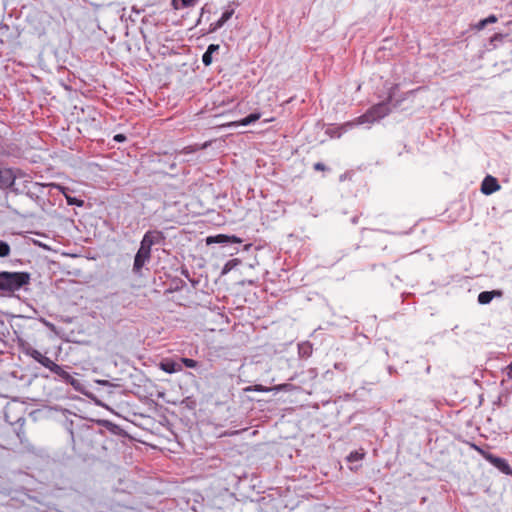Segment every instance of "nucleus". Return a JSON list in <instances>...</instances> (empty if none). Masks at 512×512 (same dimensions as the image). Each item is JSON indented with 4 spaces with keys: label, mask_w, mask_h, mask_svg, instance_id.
<instances>
[{
    "label": "nucleus",
    "mask_w": 512,
    "mask_h": 512,
    "mask_svg": "<svg viewBox=\"0 0 512 512\" xmlns=\"http://www.w3.org/2000/svg\"><path fill=\"white\" fill-rule=\"evenodd\" d=\"M28 272H0V295H12L30 283Z\"/></svg>",
    "instance_id": "1"
},
{
    "label": "nucleus",
    "mask_w": 512,
    "mask_h": 512,
    "mask_svg": "<svg viewBox=\"0 0 512 512\" xmlns=\"http://www.w3.org/2000/svg\"><path fill=\"white\" fill-rule=\"evenodd\" d=\"M29 186L27 187L28 188V191H27V194L30 196V197H33L34 195L38 196L39 194H45V190H48V193H51L52 190H58L60 191L65 197H66V200L68 202V204L70 205H77V206H82L83 204V201L82 200H78L76 198H72L70 196L67 195L66 193V188L59 185V184H56V183H39V182H33V181H29Z\"/></svg>",
    "instance_id": "2"
},
{
    "label": "nucleus",
    "mask_w": 512,
    "mask_h": 512,
    "mask_svg": "<svg viewBox=\"0 0 512 512\" xmlns=\"http://www.w3.org/2000/svg\"><path fill=\"white\" fill-rule=\"evenodd\" d=\"M397 89V86H394L392 90L389 93L388 96V102H381L374 106H372L368 111L370 115L374 118L375 122L384 118L386 115L389 114L390 108H389V102L392 101L393 98V91Z\"/></svg>",
    "instance_id": "3"
},
{
    "label": "nucleus",
    "mask_w": 512,
    "mask_h": 512,
    "mask_svg": "<svg viewBox=\"0 0 512 512\" xmlns=\"http://www.w3.org/2000/svg\"><path fill=\"white\" fill-rule=\"evenodd\" d=\"M151 257V248L147 245H144L143 242H140V247L135 255L133 270L134 272H139L142 267L145 265L147 261L150 260Z\"/></svg>",
    "instance_id": "4"
},
{
    "label": "nucleus",
    "mask_w": 512,
    "mask_h": 512,
    "mask_svg": "<svg viewBox=\"0 0 512 512\" xmlns=\"http://www.w3.org/2000/svg\"><path fill=\"white\" fill-rule=\"evenodd\" d=\"M16 176L10 168H0V188H11L14 192H18L14 188Z\"/></svg>",
    "instance_id": "5"
},
{
    "label": "nucleus",
    "mask_w": 512,
    "mask_h": 512,
    "mask_svg": "<svg viewBox=\"0 0 512 512\" xmlns=\"http://www.w3.org/2000/svg\"><path fill=\"white\" fill-rule=\"evenodd\" d=\"M500 188L501 186L499 185L498 180L491 175H487L481 184V192L485 195H491L500 190Z\"/></svg>",
    "instance_id": "6"
},
{
    "label": "nucleus",
    "mask_w": 512,
    "mask_h": 512,
    "mask_svg": "<svg viewBox=\"0 0 512 512\" xmlns=\"http://www.w3.org/2000/svg\"><path fill=\"white\" fill-rule=\"evenodd\" d=\"M486 460L489 463H491L494 467H496L498 470H500L502 473L506 475L512 474V468L505 459L490 454L486 456Z\"/></svg>",
    "instance_id": "7"
},
{
    "label": "nucleus",
    "mask_w": 512,
    "mask_h": 512,
    "mask_svg": "<svg viewBox=\"0 0 512 512\" xmlns=\"http://www.w3.org/2000/svg\"><path fill=\"white\" fill-rule=\"evenodd\" d=\"M241 242H242V240L237 236H234V235L228 236V235H224V234L209 236L206 239V243L208 245L213 244V243L229 244V243H241Z\"/></svg>",
    "instance_id": "8"
},
{
    "label": "nucleus",
    "mask_w": 512,
    "mask_h": 512,
    "mask_svg": "<svg viewBox=\"0 0 512 512\" xmlns=\"http://www.w3.org/2000/svg\"><path fill=\"white\" fill-rule=\"evenodd\" d=\"M164 239L163 233L161 231H147L141 242L144 243V245L149 246L150 248L157 243H160Z\"/></svg>",
    "instance_id": "9"
},
{
    "label": "nucleus",
    "mask_w": 512,
    "mask_h": 512,
    "mask_svg": "<svg viewBox=\"0 0 512 512\" xmlns=\"http://www.w3.org/2000/svg\"><path fill=\"white\" fill-rule=\"evenodd\" d=\"M501 290L483 291L478 295V302L482 305L489 304L494 298L502 297Z\"/></svg>",
    "instance_id": "10"
},
{
    "label": "nucleus",
    "mask_w": 512,
    "mask_h": 512,
    "mask_svg": "<svg viewBox=\"0 0 512 512\" xmlns=\"http://www.w3.org/2000/svg\"><path fill=\"white\" fill-rule=\"evenodd\" d=\"M374 118L370 115L369 111L364 113L363 115L357 117L352 121L346 122V127H351V129L355 126L363 125V124H372L374 123Z\"/></svg>",
    "instance_id": "11"
},
{
    "label": "nucleus",
    "mask_w": 512,
    "mask_h": 512,
    "mask_svg": "<svg viewBox=\"0 0 512 512\" xmlns=\"http://www.w3.org/2000/svg\"><path fill=\"white\" fill-rule=\"evenodd\" d=\"M160 368L166 373H175L181 371L182 367L172 360H165L160 363Z\"/></svg>",
    "instance_id": "12"
},
{
    "label": "nucleus",
    "mask_w": 512,
    "mask_h": 512,
    "mask_svg": "<svg viewBox=\"0 0 512 512\" xmlns=\"http://www.w3.org/2000/svg\"><path fill=\"white\" fill-rule=\"evenodd\" d=\"M200 0H171V5L175 10L194 7Z\"/></svg>",
    "instance_id": "13"
},
{
    "label": "nucleus",
    "mask_w": 512,
    "mask_h": 512,
    "mask_svg": "<svg viewBox=\"0 0 512 512\" xmlns=\"http://www.w3.org/2000/svg\"><path fill=\"white\" fill-rule=\"evenodd\" d=\"M350 129L351 127H346V123H344L338 127L328 128L326 130V134H328L332 138H340L343 135V133L347 132Z\"/></svg>",
    "instance_id": "14"
},
{
    "label": "nucleus",
    "mask_w": 512,
    "mask_h": 512,
    "mask_svg": "<svg viewBox=\"0 0 512 512\" xmlns=\"http://www.w3.org/2000/svg\"><path fill=\"white\" fill-rule=\"evenodd\" d=\"M219 49V45L210 44L202 56V62L205 66H209L212 63V54Z\"/></svg>",
    "instance_id": "15"
},
{
    "label": "nucleus",
    "mask_w": 512,
    "mask_h": 512,
    "mask_svg": "<svg viewBox=\"0 0 512 512\" xmlns=\"http://www.w3.org/2000/svg\"><path fill=\"white\" fill-rule=\"evenodd\" d=\"M259 118H260L259 113H252V114L248 115L247 117L241 119L238 122L231 123L230 126H233V125L247 126V125H250V124L256 122Z\"/></svg>",
    "instance_id": "16"
},
{
    "label": "nucleus",
    "mask_w": 512,
    "mask_h": 512,
    "mask_svg": "<svg viewBox=\"0 0 512 512\" xmlns=\"http://www.w3.org/2000/svg\"><path fill=\"white\" fill-rule=\"evenodd\" d=\"M54 373L60 376L64 381L71 384L72 386H76V383H78V381L71 374L65 371L61 366L60 370H55Z\"/></svg>",
    "instance_id": "17"
},
{
    "label": "nucleus",
    "mask_w": 512,
    "mask_h": 512,
    "mask_svg": "<svg viewBox=\"0 0 512 512\" xmlns=\"http://www.w3.org/2000/svg\"><path fill=\"white\" fill-rule=\"evenodd\" d=\"M40 364L43 365L45 368L49 369L50 371H52L53 373L55 372V370H60V366L47 356H44L42 358Z\"/></svg>",
    "instance_id": "18"
},
{
    "label": "nucleus",
    "mask_w": 512,
    "mask_h": 512,
    "mask_svg": "<svg viewBox=\"0 0 512 512\" xmlns=\"http://www.w3.org/2000/svg\"><path fill=\"white\" fill-rule=\"evenodd\" d=\"M364 457H365L364 450L363 449H359V450L352 451L347 456V461L348 462H357V461H361L362 459H364Z\"/></svg>",
    "instance_id": "19"
},
{
    "label": "nucleus",
    "mask_w": 512,
    "mask_h": 512,
    "mask_svg": "<svg viewBox=\"0 0 512 512\" xmlns=\"http://www.w3.org/2000/svg\"><path fill=\"white\" fill-rule=\"evenodd\" d=\"M241 261L239 259H231L227 261L222 269V274H227L231 270H233L235 267H237Z\"/></svg>",
    "instance_id": "20"
},
{
    "label": "nucleus",
    "mask_w": 512,
    "mask_h": 512,
    "mask_svg": "<svg viewBox=\"0 0 512 512\" xmlns=\"http://www.w3.org/2000/svg\"><path fill=\"white\" fill-rule=\"evenodd\" d=\"M211 13V7L208 5V4H205L202 8H201V12H200V16H199V19L197 20V24H201L203 21H208L209 20V17L207 16L206 17V14H210Z\"/></svg>",
    "instance_id": "21"
},
{
    "label": "nucleus",
    "mask_w": 512,
    "mask_h": 512,
    "mask_svg": "<svg viewBox=\"0 0 512 512\" xmlns=\"http://www.w3.org/2000/svg\"><path fill=\"white\" fill-rule=\"evenodd\" d=\"M227 21H224L223 18H219V20H217L216 22H213L210 24L209 26V29L207 31V33H213L215 31H217L218 29H220Z\"/></svg>",
    "instance_id": "22"
},
{
    "label": "nucleus",
    "mask_w": 512,
    "mask_h": 512,
    "mask_svg": "<svg viewBox=\"0 0 512 512\" xmlns=\"http://www.w3.org/2000/svg\"><path fill=\"white\" fill-rule=\"evenodd\" d=\"M10 251L9 244L0 240V257H7L10 254Z\"/></svg>",
    "instance_id": "23"
},
{
    "label": "nucleus",
    "mask_w": 512,
    "mask_h": 512,
    "mask_svg": "<svg viewBox=\"0 0 512 512\" xmlns=\"http://www.w3.org/2000/svg\"><path fill=\"white\" fill-rule=\"evenodd\" d=\"M28 354L35 360L37 361L38 363L41 362L42 358L45 356L43 355L40 351L36 350V349H31Z\"/></svg>",
    "instance_id": "24"
},
{
    "label": "nucleus",
    "mask_w": 512,
    "mask_h": 512,
    "mask_svg": "<svg viewBox=\"0 0 512 512\" xmlns=\"http://www.w3.org/2000/svg\"><path fill=\"white\" fill-rule=\"evenodd\" d=\"M470 447L475 450L477 453H479L483 458L486 459V456L490 455L491 453L485 451L484 449H482L480 446L474 444V443H469Z\"/></svg>",
    "instance_id": "25"
},
{
    "label": "nucleus",
    "mask_w": 512,
    "mask_h": 512,
    "mask_svg": "<svg viewBox=\"0 0 512 512\" xmlns=\"http://www.w3.org/2000/svg\"><path fill=\"white\" fill-rule=\"evenodd\" d=\"M181 362L188 368H195L197 366V361L190 358H181Z\"/></svg>",
    "instance_id": "26"
},
{
    "label": "nucleus",
    "mask_w": 512,
    "mask_h": 512,
    "mask_svg": "<svg viewBox=\"0 0 512 512\" xmlns=\"http://www.w3.org/2000/svg\"><path fill=\"white\" fill-rule=\"evenodd\" d=\"M234 14L233 8H227L221 15V18H223L224 21H228L232 15Z\"/></svg>",
    "instance_id": "27"
},
{
    "label": "nucleus",
    "mask_w": 512,
    "mask_h": 512,
    "mask_svg": "<svg viewBox=\"0 0 512 512\" xmlns=\"http://www.w3.org/2000/svg\"><path fill=\"white\" fill-rule=\"evenodd\" d=\"M487 26V22L485 19L480 20L477 24H475L474 29L480 31Z\"/></svg>",
    "instance_id": "28"
},
{
    "label": "nucleus",
    "mask_w": 512,
    "mask_h": 512,
    "mask_svg": "<svg viewBox=\"0 0 512 512\" xmlns=\"http://www.w3.org/2000/svg\"><path fill=\"white\" fill-rule=\"evenodd\" d=\"M505 373L508 379H512V362L505 368Z\"/></svg>",
    "instance_id": "29"
},
{
    "label": "nucleus",
    "mask_w": 512,
    "mask_h": 512,
    "mask_svg": "<svg viewBox=\"0 0 512 512\" xmlns=\"http://www.w3.org/2000/svg\"><path fill=\"white\" fill-rule=\"evenodd\" d=\"M113 140L116 142H124L126 140V136L124 134H116L113 137Z\"/></svg>",
    "instance_id": "30"
},
{
    "label": "nucleus",
    "mask_w": 512,
    "mask_h": 512,
    "mask_svg": "<svg viewBox=\"0 0 512 512\" xmlns=\"http://www.w3.org/2000/svg\"><path fill=\"white\" fill-rule=\"evenodd\" d=\"M485 20H486L487 25H488V24L496 23L498 18L495 15H490L487 18H485Z\"/></svg>",
    "instance_id": "31"
},
{
    "label": "nucleus",
    "mask_w": 512,
    "mask_h": 512,
    "mask_svg": "<svg viewBox=\"0 0 512 512\" xmlns=\"http://www.w3.org/2000/svg\"><path fill=\"white\" fill-rule=\"evenodd\" d=\"M314 169L318 171H323L326 169L325 165L321 162H317L314 164Z\"/></svg>",
    "instance_id": "32"
},
{
    "label": "nucleus",
    "mask_w": 512,
    "mask_h": 512,
    "mask_svg": "<svg viewBox=\"0 0 512 512\" xmlns=\"http://www.w3.org/2000/svg\"><path fill=\"white\" fill-rule=\"evenodd\" d=\"M195 150H196V148H194V147H192V146H188V147H185V148L183 149V152H184V153H192V152H194Z\"/></svg>",
    "instance_id": "33"
},
{
    "label": "nucleus",
    "mask_w": 512,
    "mask_h": 512,
    "mask_svg": "<svg viewBox=\"0 0 512 512\" xmlns=\"http://www.w3.org/2000/svg\"><path fill=\"white\" fill-rule=\"evenodd\" d=\"M503 39V35L500 34V33H497L495 34L492 38H491V41H494V40H499L501 41Z\"/></svg>",
    "instance_id": "34"
},
{
    "label": "nucleus",
    "mask_w": 512,
    "mask_h": 512,
    "mask_svg": "<svg viewBox=\"0 0 512 512\" xmlns=\"http://www.w3.org/2000/svg\"><path fill=\"white\" fill-rule=\"evenodd\" d=\"M50 329L54 330V325L51 322H44Z\"/></svg>",
    "instance_id": "35"
},
{
    "label": "nucleus",
    "mask_w": 512,
    "mask_h": 512,
    "mask_svg": "<svg viewBox=\"0 0 512 512\" xmlns=\"http://www.w3.org/2000/svg\"><path fill=\"white\" fill-rule=\"evenodd\" d=\"M256 390H257V391H264V390L262 389V387H258Z\"/></svg>",
    "instance_id": "36"
}]
</instances>
